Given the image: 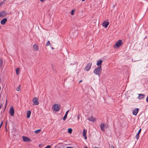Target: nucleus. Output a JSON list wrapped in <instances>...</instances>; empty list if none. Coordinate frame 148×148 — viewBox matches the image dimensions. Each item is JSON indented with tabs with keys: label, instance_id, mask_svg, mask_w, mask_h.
<instances>
[{
	"label": "nucleus",
	"instance_id": "nucleus-1",
	"mask_svg": "<svg viewBox=\"0 0 148 148\" xmlns=\"http://www.w3.org/2000/svg\"><path fill=\"white\" fill-rule=\"evenodd\" d=\"M101 66H98L96 67L93 71V72L96 75H99L101 73Z\"/></svg>",
	"mask_w": 148,
	"mask_h": 148
},
{
	"label": "nucleus",
	"instance_id": "nucleus-2",
	"mask_svg": "<svg viewBox=\"0 0 148 148\" xmlns=\"http://www.w3.org/2000/svg\"><path fill=\"white\" fill-rule=\"evenodd\" d=\"M123 44L122 41L121 40H119L117 41L114 45V48H117L121 46Z\"/></svg>",
	"mask_w": 148,
	"mask_h": 148
},
{
	"label": "nucleus",
	"instance_id": "nucleus-3",
	"mask_svg": "<svg viewBox=\"0 0 148 148\" xmlns=\"http://www.w3.org/2000/svg\"><path fill=\"white\" fill-rule=\"evenodd\" d=\"M52 108L56 111H58L60 109L59 105L57 103L53 105Z\"/></svg>",
	"mask_w": 148,
	"mask_h": 148
},
{
	"label": "nucleus",
	"instance_id": "nucleus-4",
	"mask_svg": "<svg viewBox=\"0 0 148 148\" xmlns=\"http://www.w3.org/2000/svg\"><path fill=\"white\" fill-rule=\"evenodd\" d=\"M92 65V63L90 62L86 66L84 69V70L86 71H88L90 69Z\"/></svg>",
	"mask_w": 148,
	"mask_h": 148
},
{
	"label": "nucleus",
	"instance_id": "nucleus-5",
	"mask_svg": "<svg viewBox=\"0 0 148 148\" xmlns=\"http://www.w3.org/2000/svg\"><path fill=\"white\" fill-rule=\"evenodd\" d=\"M33 101L34 102V105H38L39 104L38 102V99L36 97H34L33 99Z\"/></svg>",
	"mask_w": 148,
	"mask_h": 148
},
{
	"label": "nucleus",
	"instance_id": "nucleus-6",
	"mask_svg": "<svg viewBox=\"0 0 148 148\" xmlns=\"http://www.w3.org/2000/svg\"><path fill=\"white\" fill-rule=\"evenodd\" d=\"M14 110L12 106H11V108L10 109V113L11 116H14Z\"/></svg>",
	"mask_w": 148,
	"mask_h": 148
},
{
	"label": "nucleus",
	"instance_id": "nucleus-7",
	"mask_svg": "<svg viewBox=\"0 0 148 148\" xmlns=\"http://www.w3.org/2000/svg\"><path fill=\"white\" fill-rule=\"evenodd\" d=\"M145 97V95L144 94H138V98L139 99L141 100L144 98Z\"/></svg>",
	"mask_w": 148,
	"mask_h": 148
},
{
	"label": "nucleus",
	"instance_id": "nucleus-8",
	"mask_svg": "<svg viewBox=\"0 0 148 148\" xmlns=\"http://www.w3.org/2000/svg\"><path fill=\"white\" fill-rule=\"evenodd\" d=\"M109 23L108 22L104 21L103 22V26L105 28H106L109 25Z\"/></svg>",
	"mask_w": 148,
	"mask_h": 148
},
{
	"label": "nucleus",
	"instance_id": "nucleus-9",
	"mask_svg": "<svg viewBox=\"0 0 148 148\" xmlns=\"http://www.w3.org/2000/svg\"><path fill=\"white\" fill-rule=\"evenodd\" d=\"M105 125L103 123L101 124L100 125V128L101 130L103 131H105Z\"/></svg>",
	"mask_w": 148,
	"mask_h": 148
},
{
	"label": "nucleus",
	"instance_id": "nucleus-10",
	"mask_svg": "<svg viewBox=\"0 0 148 148\" xmlns=\"http://www.w3.org/2000/svg\"><path fill=\"white\" fill-rule=\"evenodd\" d=\"M138 110H139L138 108H135L133 111V114L135 116L136 115Z\"/></svg>",
	"mask_w": 148,
	"mask_h": 148
},
{
	"label": "nucleus",
	"instance_id": "nucleus-11",
	"mask_svg": "<svg viewBox=\"0 0 148 148\" xmlns=\"http://www.w3.org/2000/svg\"><path fill=\"white\" fill-rule=\"evenodd\" d=\"M87 133V131L86 130L84 129L83 132V135L84 136V139H87V137L86 135V134Z\"/></svg>",
	"mask_w": 148,
	"mask_h": 148
},
{
	"label": "nucleus",
	"instance_id": "nucleus-12",
	"mask_svg": "<svg viewBox=\"0 0 148 148\" xmlns=\"http://www.w3.org/2000/svg\"><path fill=\"white\" fill-rule=\"evenodd\" d=\"M7 20L6 18H4L1 21V23L3 25H4L5 24L6 22L7 21Z\"/></svg>",
	"mask_w": 148,
	"mask_h": 148
},
{
	"label": "nucleus",
	"instance_id": "nucleus-13",
	"mask_svg": "<svg viewBox=\"0 0 148 148\" xmlns=\"http://www.w3.org/2000/svg\"><path fill=\"white\" fill-rule=\"evenodd\" d=\"M87 119L89 121L94 122L95 121V119L94 117L92 116L91 117L88 118Z\"/></svg>",
	"mask_w": 148,
	"mask_h": 148
},
{
	"label": "nucleus",
	"instance_id": "nucleus-14",
	"mask_svg": "<svg viewBox=\"0 0 148 148\" xmlns=\"http://www.w3.org/2000/svg\"><path fill=\"white\" fill-rule=\"evenodd\" d=\"M6 15V12L5 11H2L0 12V17H3Z\"/></svg>",
	"mask_w": 148,
	"mask_h": 148
},
{
	"label": "nucleus",
	"instance_id": "nucleus-15",
	"mask_svg": "<svg viewBox=\"0 0 148 148\" xmlns=\"http://www.w3.org/2000/svg\"><path fill=\"white\" fill-rule=\"evenodd\" d=\"M33 48L36 51L38 50L39 49L38 46L36 44H35L33 45Z\"/></svg>",
	"mask_w": 148,
	"mask_h": 148
},
{
	"label": "nucleus",
	"instance_id": "nucleus-16",
	"mask_svg": "<svg viewBox=\"0 0 148 148\" xmlns=\"http://www.w3.org/2000/svg\"><path fill=\"white\" fill-rule=\"evenodd\" d=\"M103 61L102 60H100L97 62V65L98 66H101Z\"/></svg>",
	"mask_w": 148,
	"mask_h": 148
},
{
	"label": "nucleus",
	"instance_id": "nucleus-17",
	"mask_svg": "<svg viewBox=\"0 0 148 148\" xmlns=\"http://www.w3.org/2000/svg\"><path fill=\"white\" fill-rule=\"evenodd\" d=\"M69 111V110H68L66 112L63 118V120L65 121L66 120V118H67V114H68V113Z\"/></svg>",
	"mask_w": 148,
	"mask_h": 148
},
{
	"label": "nucleus",
	"instance_id": "nucleus-18",
	"mask_svg": "<svg viewBox=\"0 0 148 148\" xmlns=\"http://www.w3.org/2000/svg\"><path fill=\"white\" fill-rule=\"evenodd\" d=\"M31 114V112L30 110H27V117L28 118L30 117Z\"/></svg>",
	"mask_w": 148,
	"mask_h": 148
},
{
	"label": "nucleus",
	"instance_id": "nucleus-19",
	"mask_svg": "<svg viewBox=\"0 0 148 148\" xmlns=\"http://www.w3.org/2000/svg\"><path fill=\"white\" fill-rule=\"evenodd\" d=\"M141 129H139V130L138 133L136 134V137L137 138L136 139H138V138H139V134L141 132Z\"/></svg>",
	"mask_w": 148,
	"mask_h": 148
},
{
	"label": "nucleus",
	"instance_id": "nucleus-20",
	"mask_svg": "<svg viewBox=\"0 0 148 148\" xmlns=\"http://www.w3.org/2000/svg\"><path fill=\"white\" fill-rule=\"evenodd\" d=\"M20 69L19 68H17L16 69V73L17 75H18L19 74V71Z\"/></svg>",
	"mask_w": 148,
	"mask_h": 148
},
{
	"label": "nucleus",
	"instance_id": "nucleus-21",
	"mask_svg": "<svg viewBox=\"0 0 148 148\" xmlns=\"http://www.w3.org/2000/svg\"><path fill=\"white\" fill-rule=\"evenodd\" d=\"M72 129L71 128H69L68 129V132L70 134H71L72 133Z\"/></svg>",
	"mask_w": 148,
	"mask_h": 148
},
{
	"label": "nucleus",
	"instance_id": "nucleus-22",
	"mask_svg": "<svg viewBox=\"0 0 148 148\" xmlns=\"http://www.w3.org/2000/svg\"><path fill=\"white\" fill-rule=\"evenodd\" d=\"M41 131V130L40 129H39L35 131L34 132L36 134H38Z\"/></svg>",
	"mask_w": 148,
	"mask_h": 148
},
{
	"label": "nucleus",
	"instance_id": "nucleus-23",
	"mask_svg": "<svg viewBox=\"0 0 148 148\" xmlns=\"http://www.w3.org/2000/svg\"><path fill=\"white\" fill-rule=\"evenodd\" d=\"M24 142H29L31 141V139H23Z\"/></svg>",
	"mask_w": 148,
	"mask_h": 148
},
{
	"label": "nucleus",
	"instance_id": "nucleus-24",
	"mask_svg": "<svg viewBox=\"0 0 148 148\" xmlns=\"http://www.w3.org/2000/svg\"><path fill=\"white\" fill-rule=\"evenodd\" d=\"M5 1L6 0H4L3 2H1L0 3V6L2 5Z\"/></svg>",
	"mask_w": 148,
	"mask_h": 148
},
{
	"label": "nucleus",
	"instance_id": "nucleus-25",
	"mask_svg": "<svg viewBox=\"0 0 148 148\" xmlns=\"http://www.w3.org/2000/svg\"><path fill=\"white\" fill-rule=\"evenodd\" d=\"M3 61L1 59H0V66H2Z\"/></svg>",
	"mask_w": 148,
	"mask_h": 148
},
{
	"label": "nucleus",
	"instance_id": "nucleus-26",
	"mask_svg": "<svg viewBox=\"0 0 148 148\" xmlns=\"http://www.w3.org/2000/svg\"><path fill=\"white\" fill-rule=\"evenodd\" d=\"M20 86H18V88H16V90L18 91L20 90Z\"/></svg>",
	"mask_w": 148,
	"mask_h": 148
},
{
	"label": "nucleus",
	"instance_id": "nucleus-27",
	"mask_svg": "<svg viewBox=\"0 0 148 148\" xmlns=\"http://www.w3.org/2000/svg\"><path fill=\"white\" fill-rule=\"evenodd\" d=\"M50 42L49 41H48L46 43V46H48L50 45Z\"/></svg>",
	"mask_w": 148,
	"mask_h": 148
},
{
	"label": "nucleus",
	"instance_id": "nucleus-28",
	"mask_svg": "<svg viewBox=\"0 0 148 148\" xmlns=\"http://www.w3.org/2000/svg\"><path fill=\"white\" fill-rule=\"evenodd\" d=\"M74 10H72L71 11V14L72 15H73L74 14Z\"/></svg>",
	"mask_w": 148,
	"mask_h": 148
},
{
	"label": "nucleus",
	"instance_id": "nucleus-29",
	"mask_svg": "<svg viewBox=\"0 0 148 148\" xmlns=\"http://www.w3.org/2000/svg\"><path fill=\"white\" fill-rule=\"evenodd\" d=\"M22 138H23V139H29L28 137H26V136H23L22 137Z\"/></svg>",
	"mask_w": 148,
	"mask_h": 148
},
{
	"label": "nucleus",
	"instance_id": "nucleus-30",
	"mask_svg": "<svg viewBox=\"0 0 148 148\" xmlns=\"http://www.w3.org/2000/svg\"><path fill=\"white\" fill-rule=\"evenodd\" d=\"M3 124V121H2L0 124V128L2 126V125Z\"/></svg>",
	"mask_w": 148,
	"mask_h": 148
},
{
	"label": "nucleus",
	"instance_id": "nucleus-31",
	"mask_svg": "<svg viewBox=\"0 0 148 148\" xmlns=\"http://www.w3.org/2000/svg\"><path fill=\"white\" fill-rule=\"evenodd\" d=\"M50 146L49 145H48L45 148H50Z\"/></svg>",
	"mask_w": 148,
	"mask_h": 148
},
{
	"label": "nucleus",
	"instance_id": "nucleus-32",
	"mask_svg": "<svg viewBox=\"0 0 148 148\" xmlns=\"http://www.w3.org/2000/svg\"><path fill=\"white\" fill-rule=\"evenodd\" d=\"M79 117H80L79 115V114H78L77 115V116L78 120H79Z\"/></svg>",
	"mask_w": 148,
	"mask_h": 148
},
{
	"label": "nucleus",
	"instance_id": "nucleus-33",
	"mask_svg": "<svg viewBox=\"0 0 148 148\" xmlns=\"http://www.w3.org/2000/svg\"><path fill=\"white\" fill-rule=\"evenodd\" d=\"M146 101L147 102H148V96L146 98Z\"/></svg>",
	"mask_w": 148,
	"mask_h": 148
},
{
	"label": "nucleus",
	"instance_id": "nucleus-34",
	"mask_svg": "<svg viewBox=\"0 0 148 148\" xmlns=\"http://www.w3.org/2000/svg\"><path fill=\"white\" fill-rule=\"evenodd\" d=\"M66 148H73V147H67Z\"/></svg>",
	"mask_w": 148,
	"mask_h": 148
},
{
	"label": "nucleus",
	"instance_id": "nucleus-35",
	"mask_svg": "<svg viewBox=\"0 0 148 148\" xmlns=\"http://www.w3.org/2000/svg\"><path fill=\"white\" fill-rule=\"evenodd\" d=\"M82 80H80V81H79V83H80V82H82Z\"/></svg>",
	"mask_w": 148,
	"mask_h": 148
},
{
	"label": "nucleus",
	"instance_id": "nucleus-36",
	"mask_svg": "<svg viewBox=\"0 0 148 148\" xmlns=\"http://www.w3.org/2000/svg\"><path fill=\"white\" fill-rule=\"evenodd\" d=\"M41 2H43L44 1V0H40Z\"/></svg>",
	"mask_w": 148,
	"mask_h": 148
},
{
	"label": "nucleus",
	"instance_id": "nucleus-37",
	"mask_svg": "<svg viewBox=\"0 0 148 148\" xmlns=\"http://www.w3.org/2000/svg\"><path fill=\"white\" fill-rule=\"evenodd\" d=\"M94 148H99L98 147H94Z\"/></svg>",
	"mask_w": 148,
	"mask_h": 148
},
{
	"label": "nucleus",
	"instance_id": "nucleus-38",
	"mask_svg": "<svg viewBox=\"0 0 148 148\" xmlns=\"http://www.w3.org/2000/svg\"><path fill=\"white\" fill-rule=\"evenodd\" d=\"M1 106L0 105V109H1Z\"/></svg>",
	"mask_w": 148,
	"mask_h": 148
},
{
	"label": "nucleus",
	"instance_id": "nucleus-39",
	"mask_svg": "<svg viewBox=\"0 0 148 148\" xmlns=\"http://www.w3.org/2000/svg\"><path fill=\"white\" fill-rule=\"evenodd\" d=\"M85 148H88V147H85Z\"/></svg>",
	"mask_w": 148,
	"mask_h": 148
},
{
	"label": "nucleus",
	"instance_id": "nucleus-40",
	"mask_svg": "<svg viewBox=\"0 0 148 148\" xmlns=\"http://www.w3.org/2000/svg\"><path fill=\"white\" fill-rule=\"evenodd\" d=\"M85 0H82V1H85Z\"/></svg>",
	"mask_w": 148,
	"mask_h": 148
},
{
	"label": "nucleus",
	"instance_id": "nucleus-41",
	"mask_svg": "<svg viewBox=\"0 0 148 148\" xmlns=\"http://www.w3.org/2000/svg\"><path fill=\"white\" fill-rule=\"evenodd\" d=\"M1 28V26H0V29Z\"/></svg>",
	"mask_w": 148,
	"mask_h": 148
},
{
	"label": "nucleus",
	"instance_id": "nucleus-42",
	"mask_svg": "<svg viewBox=\"0 0 148 148\" xmlns=\"http://www.w3.org/2000/svg\"><path fill=\"white\" fill-rule=\"evenodd\" d=\"M40 145H39V146L40 147Z\"/></svg>",
	"mask_w": 148,
	"mask_h": 148
},
{
	"label": "nucleus",
	"instance_id": "nucleus-43",
	"mask_svg": "<svg viewBox=\"0 0 148 148\" xmlns=\"http://www.w3.org/2000/svg\"><path fill=\"white\" fill-rule=\"evenodd\" d=\"M112 147H113V148H114V147L113 146H112Z\"/></svg>",
	"mask_w": 148,
	"mask_h": 148
}]
</instances>
